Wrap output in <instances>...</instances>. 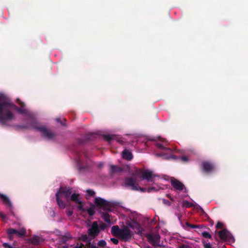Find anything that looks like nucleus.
<instances>
[{
  "mask_svg": "<svg viewBox=\"0 0 248 248\" xmlns=\"http://www.w3.org/2000/svg\"><path fill=\"white\" fill-rule=\"evenodd\" d=\"M156 147L160 150V153L155 154V155L165 159H175L172 155V151L167 147L166 140L162 138H158L155 143Z\"/></svg>",
  "mask_w": 248,
  "mask_h": 248,
  "instance_id": "20e7f679",
  "label": "nucleus"
},
{
  "mask_svg": "<svg viewBox=\"0 0 248 248\" xmlns=\"http://www.w3.org/2000/svg\"><path fill=\"white\" fill-rule=\"evenodd\" d=\"M94 203L97 206L105 210H107L108 208V202L107 201H106L100 197L95 198Z\"/></svg>",
  "mask_w": 248,
  "mask_h": 248,
  "instance_id": "9d476101",
  "label": "nucleus"
},
{
  "mask_svg": "<svg viewBox=\"0 0 248 248\" xmlns=\"http://www.w3.org/2000/svg\"><path fill=\"white\" fill-rule=\"evenodd\" d=\"M146 237L148 239V241L153 246H160V235L157 233H149L147 234Z\"/></svg>",
  "mask_w": 248,
  "mask_h": 248,
  "instance_id": "6e6552de",
  "label": "nucleus"
},
{
  "mask_svg": "<svg viewBox=\"0 0 248 248\" xmlns=\"http://www.w3.org/2000/svg\"><path fill=\"white\" fill-rule=\"evenodd\" d=\"M0 198L3 202L9 208L10 211H12V205L9 198L5 195L0 194Z\"/></svg>",
  "mask_w": 248,
  "mask_h": 248,
  "instance_id": "dca6fc26",
  "label": "nucleus"
},
{
  "mask_svg": "<svg viewBox=\"0 0 248 248\" xmlns=\"http://www.w3.org/2000/svg\"><path fill=\"white\" fill-rule=\"evenodd\" d=\"M112 234L124 241L130 240L132 237V232L127 226L120 229L118 226H113L111 229Z\"/></svg>",
  "mask_w": 248,
  "mask_h": 248,
  "instance_id": "39448f33",
  "label": "nucleus"
},
{
  "mask_svg": "<svg viewBox=\"0 0 248 248\" xmlns=\"http://www.w3.org/2000/svg\"><path fill=\"white\" fill-rule=\"evenodd\" d=\"M164 186H156V184H154V186L151 187H149L148 189V192H150L152 190H155V191H157L160 189H164Z\"/></svg>",
  "mask_w": 248,
  "mask_h": 248,
  "instance_id": "412c9836",
  "label": "nucleus"
},
{
  "mask_svg": "<svg viewBox=\"0 0 248 248\" xmlns=\"http://www.w3.org/2000/svg\"><path fill=\"white\" fill-rule=\"evenodd\" d=\"M182 205L185 207H190L193 206V204L192 203L190 202L187 201H184L182 202Z\"/></svg>",
  "mask_w": 248,
  "mask_h": 248,
  "instance_id": "5701e85b",
  "label": "nucleus"
},
{
  "mask_svg": "<svg viewBox=\"0 0 248 248\" xmlns=\"http://www.w3.org/2000/svg\"><path fill=\"white\" fill-rule=\"evenodd\" d=\"M159 181H160V182H161V181H164V180H163V179H161V178H159Z\"/></svg>",
  "mask_w": 248,
  "mask_h": 248,
  "instance_id": "37998d69",
  "label": "nucleus"
},
{
  "mask_svg": "<svg viewBox=\"0 0 248 248\" xmlns=\"http://www.w3.org/2000/svg\"><path fill=\"white\" fill-rule=\"evenodd\" d=\"M219 237L222 241L227 242L229 243H232L234 242V238L232 234L226 229L217 232Z\"/></svg>",
  "mask_w": 248,
  "mask_h": 248,
  "instance_id": "423d86ee",
  "label": "nucleus"
},
{
  "mask_svg": "<svg viewBox=\"0 0 248 248\" xmlns=\"http://www.w3.org/2000/svg\"><path fill=\"white\" fill-rule=\"evenodd\" d=\"M202 236L205 238H211V235L207 232H203L202 233Z\"/></svg>",
  "mask_w": 248,
  "mask_h": 248,
  "instance_id": "bb28decb",
  "label": "nucleus"
},
{
  "mask_svg": "<svg viewBox=\"0 0 248 248\" xmlns=\"http://www.w3.org/2000/svg\"><path fill=\"white\" fill-rule=\"evenodd\" d=\"M106 138L107 139V140H111V138L109 136H107L106 137Z\"/></svg>",
  "mask_w": 248,
  "mask_h": 248,
  "instance_id": "a19ab883",
  "label": "nucleus"
},
{
  "mask_svg": "<svg viewBox=\"0 0 248 248\" xmlns=\"http://www.w3.org/2000/svg\"><path fill=\"white\" fill-rule=\"evenodd\" d=\"M111 241L114 244H117L119 242V241L117 239L115 238H112L110 239Z\"/></svg>",
  "mask_w": 248,
  "mask_h": 248,
  "instance_id": "c756f323",
  "label": "nucleus"
},
{
  "mask_svg": "<svg viewBox=\"0 0 248 248\" xmlns=\"http://www.w3.org/2000/svg\"><path fill=\"white\" fill-rule=\"evenodd\" d=\"M140 189L142 191H145V189L144 188H140Z\"/></svg>",
  "mask_w": 248,
  "mask_h": 248,
  "instance_id": "c03bdc74",
  "label": "nucleus"
},
{
  "mask_svg": "<svg viewBox=\"0 0 248 248\" xmlns=\"http://www.w3.org/2000/svg\"><path fill=\"white\" fill-rule=\"evenodd\" d=\"M73 212L72 210H68L66 211V214L67 216L70 217L72 215Z\"/></svg>",
  "mask_w": 248,
  "mask_h": 248,
  "instance_id": "c85d7f7f",
  "label": "nucleus"
},
{
  "mask_svg": "<svg viewBox=\"0 0 248 248\" xmlns=\"http://www.w3.org/2000/svg\"><path fill=\"white\" fill-rule=\"evenodd\" d=\"M181 159L182 161H184V162H186L187 161H188V158L186 156H183L182 157H181Z\"/></svg>",
  "mask_w": 248,
  "mask_h": 248,
  "instance_id": "c9c22d12",
  "label": "nucleus"
},
{
  "mask_svg": "<svg viewBox=\"0 0 248 248\" xmlns=\"http://www.w3.org/2000/svg\"><path fill=\"white\" fill-rule=\"evenodd\" d=\"M42 241V239L38 236H33L30 239V242L33 245H38Z\"/></svg>",
  "mask_w": 248,
  "mask_h": 248,
  "instance_id": "a211bd4d",
  "label": "nucleus"
},
{
  "mask_svg": "<svg viewBox=\"0 0 248 248\" xmlns=\"http://www.w3.org/2000/svg\"><path fill=\"white\" fill-rule=\"evenodd\" d=\"M223 227V223L220 222H218L217 224L216 227L218 229L222 228Z\"/></svg>",
  "mask_w": 248,
  "mask_h": 248,
  "instance_id": "7c9ffc66",
  "label": "nucleus"
},
{
  "mask_svg": "<svg viewBox=\"0 0 248 248\" xmlns=\"http://www.w3.org/2000/svg\"><path fill=\"white\" fill-rule=\"evenodd\" d=\"M99 229H101L102 230H104L106 227L107 225L104 223H102L100 224V225L99 226Z\"/></svg>",
  "mask_w": 248,
  "mask_h": 248,
  "instance_id": "2f4dec72",
  "label": "nucleus"
},
{
  "mask_svg": "<svg viewBox=\"0 0 248 248\" xmlns=\"http://www.w3.org/2000/svg\"><path fill=\"white\" fill-rule=\"evenodd\" d=\"M100 232V229L97 222L94 221L88 229V235L86 234H82L80 237V240L86 243L90 248H97L95 244L92 243V241L98 235Z\"/></svg>",
  "mask_w": 248,
  "mask_h": 248,
  "instance_id": "7ed1b4c3",
  "label": "nucleus"
},
{
  "mask_svg": "<svg viewBox=\"0 0 248 248\" xmlns=\"http://www.w3.org/2000/svg\"><path fill=\"white\" fill-rule=\"evenodd\" d=\"M87 198L89 199L91 197H93L95 195V192L94 191L90 189H88L87 190Z\"/></svg>",
  "mask_w": 248,
  "mask_h": 248,
  "instance_id": "b1692460",
  "label": "nucleus"
},
{
  "mask_svg": "<svg viewBox=\"0 0 248 248\" xmlns=\"http://www.w3.org/2000/svg\"><path fill=\"white\" fill-rule=\"evenodd\" d=\"M25 233L26 230L23 228L19 230H17L14 229L10 228L7 230V233L10 240L12 239V235L14 234H16L19 236H22L25 235Z\"/></svg>",
  "mask_w": 248,
  "mask_h": 248,
  "instance_id": "1a4fd4ad",
  "label": "nucleus"
},
{
  "mask_svg": "<svg viewBox=\"0 0 248 248\" xmlns=\"http://www.w3.org/2000/svg\"><path fill=\"white\" fill-rule=\"evenodd\" d=\"M202 243L203 245V247L204 248H212L211 245L210 243L205 241V240H202Z\"/></svg>",
  "mask_w": 248,
  "mask_h": 248,
  "instance_id": "a878e982",
  "label": "nucleus"
},
{
  "mask_svg": "<svg viewBox=\"0 0 248 248\" xmlns=\"http://www.w3.org/2000/svg\"><path fill=\"white\" fill-rule=\"evenodd\" d=\"M56 121H57L58 123H61L62 125H64V124H63V123H62V122L61 121V119H60V118H57V119H56Z\"/></svg>",
  "mask_w": 248,
  "mask_h": 248,
  "instance_id": "ea45409f",
  "label": "nucleus"
},
{
  "mask_svg": "<svg viewBox=\"0 0 248 248\" xmlns=\"http://www.w3.org/2000/svg\"><path fill=\"white\" fill-rule=\"evenodd\" d=\"M179 248H190V247L187 245H182L179 246Z\"/></svg>",
  "mask_w": 248,
  "mask_h": 248,
  "instance_id": "e433bc0d",
  "label": "nucleus"
},
{
  "mask_svg": "<svg viewBox=\"0 0 248 248\" xmlns=\"http://www.w3.org/2000/svg\"><path fill=\"white\" fill-rule=\"evenodd\" d=\"M163 202L164 204L165 205H169V206L170 205V202L168 200L163 199Z\"/></svg>",
  "mask_w": 248,
  "mask_h": 248,
  "instance_id": "473e14b6",
  "label": "nucleus"
},
{
  "mask_svg": "<svg viewBox=\"0 0 248 248\" xmlns=\"http://www.w3.org/2000/svg\"><path fill=\"white\" fill-rule=\"evenodd\" d=\"M59 248H68L67 246H64L62 247H60Z\"/></svg>",
  "mask_w": 248,
  "mask_h": 248,
  "instance_id": "79ce46f5",
  "label": "nucleus"
},
{
  "mask_svg": "<svg viewBox=\"0 0 248 248\" xmlns=\"http://www.w3.org/2000/svg\"><path fill=\"white\" fill-rule=\"evenodd\" d=\"M56 200L59 206L64 209L65 204L63 200L71 201L78 204L77 208L80 211L85 210L84 203L78 194L72 193V189L70 187H60L56 194Z\"/></svg>",
  "mask_w": 248,
  "mask_h": 248,
  "instance_id": "f03ea898",
  "label": "nucleus"
},
{
  "mask_svg": "<svg viewBox=\"0 0 248 248\" xmlns=\"http://www.w3.org/2000/svg\"><path fill=\"white\" fill-rule=\"evenodd\" d=\"M137 215L136 213H134L133 215V218H131L130 217V219L132 220V224H129V226L133 228L136 229L139 232H141V228L140 226V225L136 221V218L135 216H136Z\"/></svg>",
  "mask_w": 248,
  "mask_h": 248,
  "instance_id": "2eb2a0df",
  "label": "nucleus"
},
{
  "mask_svg": "<svg viewBox=\"0 0 248 248\" xmlns=\"http://www.w3.org/2000/svg\"><path fill=\"white\" fill-rule=\"evenodd\" d=\"M110 217V216L108 213H103L102 215V218L109 225H110L112 223H113V222L111 221Z\"/></svg>",
  "mask_w": 248,
  "mask_h": 248,
  "instance_id": "6ab92c4d",
  "label": "nucleus"
},
{
  "mask_svg": "<svg viewBox=\"0 0 248 248\" xmlns=\"http://www.w3.org/2000/svg\"><path fill=\"white\" fill-rule=\"evenodd\" d=\"M88 157L87 154L85 152H76L74 159L79 169H81L84 167L83 164L84 159Z\"/></svg>",
  "mask_w": 248,
  "mask_h": 248,
  "instance_id": "0eeeda50",
  "label": "nucleus"
},
{
  "mask_svg": "<svg viewBox=\"0 0 248 248\" xmlns=\"http://www.w3.org/2000/svg\"><path fill=\"white\" fill-rule=\"evenodd\" d=\"M20 107L10 102L7 99L0 101V123L3 124H7L9 122L15 120V112L25 115L27 123L20 127L24 128H31L39 132L44 137L48 140H53L55 137L54 133L49 131L45 125L37 122L33 114L29 112L25 108L23 103H21Z\"/></svg>",
  "mask_w": 248,
  "mask_h": 248,
  "instance_id": "f257e3e1",
  "label": "nucleus"
},
{
  "mask_svg": "<svg viewBox=\"0 0 248 248\" xmlns=\"http://www.w3.org/2000/svg\"><path fill=\"white\" fill-rule=\"evenodd\" d=\"M85 210L81 212H84L86 211L90 216H93L94 214V208L93 207H91L89 208H87L85 207Z\"/></svg>",
  "mask_w": 248,
  "mask_h": 248,
  "instance_id": "4be33fe9",
  "label": "nucleus"
},
{
  "mask_svg": "<svg viewBox=\"0 0 248 248\" xmlns=\"http://www.w3.org/2000/svg\"><path fill=\"white\" fill-rule=\"evenodd\" d=\"M155 176L150 170H145L142 173L141 178L148 182H153L155 180Z\"/></svg>",
  "mask_w": 248,
  "mask_h": 248,
  "instance_id": "9b49d317",
  "label": "nucleus"
},
{
  "mask_svg": "<svg viewBox=\"0 0 248 248\" xmlns=\"http://www.w3.org/2000/svg\"><path fill=\"white\" fill-rule=\"evenodd\" d=\"M122 156L124 159H126L127 160H130L133 158L132 153L127 150H124L123 152Z\"/></svg>",
  "mask_w": 248,
  "mask_h": 248,
  "instance_id": "f3484780",
  "label": "nucleus"
},
{
  "mask_svg": "<svg viewBox=\"0 0 248 248\" xmlns=\"http://www.w3.org/2000/svg\"><path fill=\"white\" fill-rule=\"evenodd\" d=\"M171 184L174 188L177 191H181L185 188L184 185L176 179H172L171 180Z\"/></svg>",
  "mask_w": 248,
  "mask_h": 248,
  "instance_id": "ddd939ff",
  "label": "nucleus"
},
{
  "mask_svg": "<svg viewBox=\"0 0 248 248\" xmlns=\"http://www.w3.org/2000/svg\"><path fill=\"white\" fill-rule=\"evenodd\" d=\"M125 185L132 190H138V186L136 185V180L133 178H127L125 180Z\"/></svg>",
  "mask_w": 248,
  "mask_h": 248,
  "instance_id": "f8f14e48",
  "label": "nucleus"
},
{
  "mask_svg": "<svg viewBox=\"0 0 248 248\" xmlns=\"http://www.w3.org/2000/svg\"><path fill=\"white\" fill-rule=\"evenodd\" d=\"M3 246L4 248H13L11 245H10L9 244H8L7 243H4L3 244Z\"/></svg>",
  "mask_w": 248,
  "mask_h": 248,
  "instance_id": "72a5a7b5",
  "label": "nucleus"
},
{
  "mask_svg": "<svg viewBox=\"0 0 248 248\" xmlns=\"http://www.w3.org/2000/svg\"><path fill=\"white\" fill-rule=\"evenodd\" d=\"M104 165V163L103 162H99L97 164V166L98 168H101Z\"/></svg>",
  "mask_w": 248,
  "mask_h": 248,
  "instance_id": "4c0bfd02",
  "label": "nucleus"
},
{
  "mask_svg": "<svg viewBox=\"0 0 248 248\" xmlns=\"http://www.w3.org/2000/svg\"><path fill=\"white\" fill-rule=\"evenodd\" d=\"M0 217H2L3 220H5L6 218V217L5 215L3 214L2 213L0 212Z\"/></svg>",
  "mask_w": 248,
  "mask_h": 248,
  "instance_id": "58836bf2",
  "label": "nucleus"
},
{
  "mask_svg": "<svg viewBox=\"0 0 248 248\" xmlns=\"http://www.w3.org/2000/svg\"><path fill=\"white\" fill-rule=\"evenodd\" d=\"M202 167L204 171L209 172L214 170L215 166L209 162L204 161L202 163Z\"/></svg>",
  "mask_w": 248,
  "mask_h": 248,
  "instance_id": "4468645a",
  "label": "nucleus"
},
{
  "mask_svg": "<svg viewBox=\"0 0 248 248\" xmlns=\"http://www.w3.org/2000/svg\"><path fill=\"white\" fill-rule=\"evenodd\" d=\"M122 170V169L117 166L110 165V171L111 173H118L121 172Z\"/></svg>",
  "mask_w": 248,
  "mask_h": 248,
  "instance_id": "aec40b11",
  "label": "nucleus"
},
{
  "mask_svg": "<svg viewBox=\"0 0 248 248\" xmlns=\"http://www.w3.org/2000/svg\"><path fill=\"white\" fill-rule=\"evenodd\" d=\"M186 225L187 226L192 228V229H195V228H199V226L197 225H195L193 224H189L188 223H186Z\"/></svg>",
  "mask_w": 248,
  "mask_h": 248,
  "instance_id": "cd10ccee",
  "label": "nucleus"
},
{
  "mask_svg": "<svg viewBox=\"0 0 248 248\" xmlns=\"http://www.w3.org/2000/svg\"><path fill=\"white\" fill-rule=\"evenodd\" d=\"M97 245L99 247H105L106 246L107 243L105 240H101L98 242Z\"/></svg>",
  "mask_w": 248,
  "mask_h": 248,
  "instance_id": "393cba45",
  "label": "nucleus"
},
{
  "mask_svg": "<svg viewBox=\"0 0 248 248\" xmlns=\"http://www.w3.org/2000/svg\"><path fill=\"white\" fill-rule=\"evenodd\" d=\"M84 245L82 244H77L74 248H83Z\"/></svg>",
  "mask_w": 248,
  "mask_h": 248,
  "instance_id": "f704fd0d",
  "label": "nucleus"
}]
</instances>
